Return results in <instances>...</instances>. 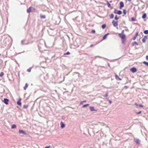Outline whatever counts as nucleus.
<instances>
[{
	"instance_id": "26",
	"label": "nucleus",
	"mask_w": 148,
	"mask_h": 148,
	"mask_svg": "<svg viewBox=\"0 0 148 148\" xmlns=\"http://www.w3.org/2000/svg\"><path fill=\"white\" fill-rule=\"evenodd\" d=\"M89 106V104H86V105H84L83 106V107L84 108H85L87 106Z\"/></svg>"
},
{
	"instance_id": "24",
	"label": "nucleus",
	"mask_w": 148,
	"mask_h": 148,
	"mask_svg": "<svg viewBox=\"0 0 148 148\" xmlns=\"http://www.w3.org/2000/svg\"><path fill=\"white\" fill-rule=\"evenodd\" d=\"M107 5L108 7H110L111 6V4L109 3L108 1H107Z\"/></svg>"
},
{
	"instance_id": "17",
	"label": "nucleus",
	"mask_w": 148,
	"mask_h": 148,
	"mask_svg": "<svg viewBox=\"0 0 148 148\" xmlns=\"http://www.w3.org/2000/svg\"><path fill=\"white\" fill-rule=\"evenodd\" d=\"M28 86V84L27 83H26L25 86L24 87V89L26 90Z\"/></svg>"
},
{
	"instance_id": "32",
	"label": "nucleus",
	"mask_w": 148,
	"mask_h": 148,
	"mask_svg": "<svg viewBox=\"0 0 148 148\" xmlns=\"http://www.w3.org/2000/svg\"><path fill=\"white\" fill-rule=\"evenodd\" d=\"M108 93L107 92L103 96L105 97H107L108 96Z\"/></svg>"
},
{
	"instance_id": "6",
	"label": "nucleus",
	"mask_w": 148,
	"mask_h": 148,
	"mask_svg": "<svg viewBox=\"0 0 148 148\" xmlns=\"http://www.w3.org/2000/svg\"><path fill=\"white\" fill-rule=\"evenodd\" d=\"M130 71H132L133 73H134L136 71V69L134 67L130 69Z\"/></svg>"
},
{
	"instance_id": "25",
	"label": "nucleus",
	"mask_w": 148,
	"mask_h": 148,
	"mask_svg": "<svg viewBox=\"0 0 148 148\" xmlns=\"http://www.w3.org/2000/svg\"><path fill=\"white\" fill-rule=\"evenodd\" d=\"M133 45H138V43L136 42H134L133 43Z\"/></svg>"
},
{
	"instance_id": "9",
	"label": "nucleus",
	"mask_w": 148,
	"mask_h": 148,
	"mask_svg": "<svg viewBox=\"0 0 148 148\" xmlns=\"http://www.w3.org/2000/svg\"><path fill=\"white\" fill-rule=\"evenodd\" d=\"M21 99L20 98L17 102V104L19 106H21Z\"/></svg>"
},
{
	"instance_id": "19",
	"label": "nucleus",
	"mask_w": 148,
	"mask_h": 148,
	"mask_svg": "<svg viewBox=\"0 0 148 148\" xmlns=\"http://www.w3.org/2000/svg\"><path fill=\"white\" fill-rule=\"evenodd\" d=\"M16 127V125L15 124H13L12 125L11 128L12 129H14Z\"/></svg>"
},
{
	"instance_id": "1",
	"label": "nucleus",
	"mask_w": 148,
	"mask_h": 148,
	"mask_svg": "<svg viewBox=\"0 0 148 148\" xmlns=\"http://www.w3.org/2000/svg\"><path fill=\"white\" fill-rule=\"evenodd\" d=\"M114 12L115 14H117L119 15H121L122 13V12L121 11V10L117 11L116 10H115Z\"/></svg>"
},
{
	"instance_id": "21",
	"label": "nucleus",
	"mask_w": 148,
	"mask_h": 148,
	"mask_svg": "<svg viewBox=\"0 0 148 148\" xmlns=\"http://www.w3.org/2000/svg\"><path fill=\"white\" fill-rule=\"evenodd\" d=\"M143 63L146 65L148 66V62L146 61H144L143 62Z\"/></svg>"
},
{
	"instance_id": "16",
	"label": "nucleus",
	"mask_w": 148,
	"mask_h": 148,
	"mask_svg": "<svg viewBox=\"0 0 148 148\" xmlns=\"http://www.w3.org/2000/svg\"><path fill=\"white\" fill-rule=\"evenodd\" d=\"M146 17V13H144L142 16V18L143 19L145 18Z\"/></svg>"
},
{
	"instance_id": "40",
	"label": "nucleus",
	"mask_w": 148,
	"mask_h": 148,
	"mask_svg": "<svg viewBox=\"0 0 148 148\" xmlns=\"http://www.w3.org/2000/svg\"><path fill=\"white\" fill-rule=\"evenodd\" d=\"M124 32V30H122V32H121V33H122L121 34H123V33Z\"/></svg>"
},
{
	"instance_id": "8",
	"label": "nucleus",
	"mask_w": 148,
	"mask_h": 148,
	"mask_svg": "<svg viewBox=\"0 0 148 148\" xmlns=\"http://www.w3.org/2000/svg\"><path fill=\"white\" fill-rule=\"evenodd\" d=\"M147 36H145L142 39V41L144 43L145 42L146 40L147 39Z\"/></svg>"
},
{
	"instance_id": "30",
	"label": "nucleus",
	"mask_w": 148,
	"mask_h": 148,
	"mask_svg": "<svg viewBox=\"0 0 148 148\" xmlns=\"http://www.w3.org/2000/svg\"><path fill=\"white\" fill-rule=\"evenodd\" d=\"M114 18L116 20L119 19V18L117 17V15H116L115 17Z\"/></svg>"
},
{
	"instance_id": "49",
	"label": "nucleus",
	"mask_w": 148,
	"mask_h": 148,
	"mask_svg": "<svg viewBox=\"0 0 148 148\" xmlns=\"http://www.w3.org/2000/svg\"><path fill=\"white\" fill-rule=\"evenodd\" d=\"M135 39H136V38H134V40H135Z\"/></svg>"
},
{
	"instance_id": "44",
	"label": "nucleus",
	"mask_w": 148,
	"mask_h": 148,
	"mask_svg": "<svg viewBox=\"0 0 148 148\" xmlns=\"http://www.w3.org/2000/svg\"><path fill=\"white\" fill-rule=\"evenodd\" d=\"M86 102V101H82V102Z\"/></svg>"
},
{
	"instance_id": "29",
	"label": "nucleus",
	"mask_w": 148,
	"mask_h": 148,
	"mask_svg": "<svg viewBox=\"0 0 148 148\" xmlns=\"http://www.w3.org/2000/svg\"><path fill=\"white\" fill-rule=\"evenodd\" d=\"M131 20L132 21H135V19L134 17H132L131 18Z\"/></svg>"
},
{
	"instance_id": "22",
	"label": "nucleus",
	"mask_w": 148,
	"mask_h": 148,
	"mask_svg": "<svg viewBox=\"0 0 148 148\" xmlns=\"http://www.w3.org/2000/svg\"><path fill=\"white\" fill-rule=\"evenodd\" d=\"M32 69V67H30L29 69H27V71L29 72H30L31 71V70Z\"/></svg>"
},
{
	"instance_id": "45",
	"label": "nucleus",
	"mask_w": 148,
	"mask_h": 148,
	"mask_svg": "<svg viewBox=\"0 0 148 148\" xmlns=\"http://www.w3.org/2000/svg\"><path fill=\"white\" fill-rule=\"evenodd\" d=\"M136 36H137V35H138V33H136Z\"/></svg>"
},
{
	"instance_id": "34",
	"label": "nucleus",
	"mask_w": 148,
	"mask_h": 148,
	"mask_svg": "<svg viewBox=\"0 0 148 148\" xmlns=\"http://www.w3.org/2000/svg\"><path fill=\"white\" fill-rule=\"evenodd\" d=\"M3 75V72H1L0 74V77H2V76Z\"/></svg>"
},
{
	"instance_id": "39",
	"label": "nucleus",
	"mask_w": 148,
	"mask_h": 148,
	"mask_svg": "<svg viewBox=\"0 0 148 148\" xmlns=\"http://www.w3.org/2000/svg\"><path fill=\"white\" fill-rule=\"evenodd\" d=\"M108 101L110 104H111L112 103V101H111L109 100Z\"/></svg>"
},
{
	"instance_id": "5",
	"label": "nucleus",
	"mask_w": 148,
	"mask_h": 148,
	"mask_svg": "<svg viewBox=\"0 0 148 148\" xmlns=\"http://www.w3.org/2000/svg\"><path fill=\"white\" fill-rule=\"evenodd\" d=\"M3 101L6 104H8V103L9 100L7 99L4 98V99Z\"/></svg>"
},
{
	"instance_id": "13",
	"label": "nucleus",
	"mask_w": 148,
	"mask_h": 148,
	"mask_svg": "<svg viewBox=\"0 0 148 148\" xmlns=\"http://www.w3.org/2000/svg\"><path fill=\"white\" fill-rule=\"evenodd\" d=\"M60 124L61 125V127L62 128H63L65 127V125L62 122H61Z\"/></svg>"
},
{
	"instance_id": "38",
	"label": "nucleus",
	"mask_w": 148,
	"mask_h": 148,
	"mask_svg": "<svg viewBox=\"0 0 148 148\" xmlns=\"http://www.w3.org/2000/svg\"><path fill=\"white\" fill-rule=\"evenodd\" d=\"M141 111H140L139 112H137L136 113V114H139L140 113H141Z\"/></svg>"
},
{
	"instance_id": "4",
	"label": "nucleus",
	"mask_w": 148,
	"mask_h": 148,
	"mask_svg": "<svg viewBox=\"0 0 148 148\" xmlns=\"http://www.w3.org/2000/svg\"><path fill=\"white\" fill-rule=\"evenodd\" d=\"M134 141L137 144H139L140 142V140L137 138H134Z\"/></svg>"
},
{
	"instance_id": "2",
	"label": "nucleus",
	"mask_w": 148,
	"mask_h": 148,
	"mask_svg": "<svg viewBox=\"0 0 148 148\" xmlns=\"http://www.w3.org/2000/svg\"><path fill=\"white\" fill-rule=\"evenodd\" d=\"M112 23L113 26L115 27H117L116 28L118 29L117 26L118 24L117 22H115L113 20Z\"/></svg>"
},
{
	"instance_id": "27",
	"label": "nucleus",
	"mask_w": 148,
	"mask_h": 148,
	"mask_svg": "<svg viewBox=\"0 0 148 148\" xmlns=\"http://www.w3.org/2000/svg\"><path fill=\"white\" fill-rule=\"evenodd\" d=\"M41 18H45V16L42 15L40 16Z\"/></svg>"
},
{
	"instance_id": "3",
	"label": "nucleus",
	"mask_w": 148,
	"mask_h": 148,
	"mask_svg": "<svg viewBox=\"0 0 148 148\" xmlns=\"http://www.w3.org/2000/svg\"><path fill=\"white\" fill-rule=\"evenodd\" d=\"M119 37L122 39H124L125 38V35L124 34H119Z\"/></svg>"
},
{
	"instance_id": "41",
	"label": "nucleus",
	"mask_w": 148,
	"mask_h": 148,
	"mask_svg": "<svg viewBox=\"0 0 148 148\" xmlns=\"http://www.w3.org/2000/svg\"><path fill=\"white\" fill-rule=\"evenodd\" d=\"M50 147V146H47V147H45V148H49Z\"/></svg>"
},
{
	"instance_id": "36",
	"label": "nucleus",
	"mask_w": 148,
	"mask_h": 148,
	"mask_svg": "<svg viewBox=\"0 0 148 148\" xmlns=\"http://www.w3.org/2000/svg\"><path fill=\"white\" fill-rule=\"evenodd\" d=\"M138 106L140 107H143V106L141 104H139L138 105Z\"/></svg>"
},
{
	"instance_id": "20",
	"label": "nucleus",
	"mask_w": 148,
	"mask_h": 148,
	"mask_svg": "<svg viewBox=\"0 0 148 148\" xmlns=\"http://www.w3.org/2000/svg\"><path fill=\"white\" fill-rule=\"evenodd\" d=\"M106 26V25L105 24L102 25L101 27L103 29H104Z\"/></svg>"
},
{
	"instance_id": "18",
	"label": "nucleus",
	"mask_w": 148,
	"mask_h": 148,
	"mask_svg": "<svg viewBox=\"0 0 148 148\" xmlns=\"http://www.w3.org/2000/svg\"><path fill=\"white\" fill-rule=\"evenodd\" d=\"M114 16V15L113 14H111L110 16V18L111 19L113 18Z\"/></svg>"
},
{
	"instance_id": "33",
	"label": "nucleus",
	"mask_w": 148,
	"mask_h": 148,
	"mask_svg": "<svg viewBox=\"0 0 148 148\" xmlns=\"http://www.w3.org/2000/svg\"><path fill=\"white\" fill-rule=\"evenodd\" d=\"M123 13L124 14H125L126 13V10H123Z\"/></svg>"
},
{
	"instance_id": "10",
	"label": "nucleus",
	"mask_w": 148,
	"mask_h": 148,
	"mask_svg": "<svg viewBox=\"0 0 148 148\" xmlns=\"http://www.w3.org/2000/svg\"><path fill=\"white\" fill-rule=\"evenodd\" d=\"M32 8H33L31 7H30L27 10V12L28 13H30L31 12H32V11L31 10V9Z\"/></svg>"
},
{
	"instance_id": "35",
	"label": "nucleus",
	"mask_w": 148,
	"mask_h": 148,
	"mask_svg": "<svg viewBox=\"0 0 148 148\" xmlns=\"http://www.w3.org/2000/svg\"><path fill=\"white\" fill-rule=\"evenodd\" d=\"M95 30H92V31L91 32H92V33H95Z\"/></svg>"
},
{
	"instance_id": "47",
	"label": "nucleus",
	"mask_w": 148,
	"mask_h": 148,
	"mask_svg": "<svg viewBox=\"0 0 148 148\" xmlns=\"http://www.w3.org/2000/svg\"><path fill=\"white\" fill-rule=\"evenodd\" d=\"M125 87L126 88H127V86H125Z\"/></svg>"
},
{
	"instance_id": "12",
	"label": "nucleus",
	"mask_w": 148,
	"mask_h": 148,
	"mask_svg": "<svg viewBox=\"0 0 148 148\" xmlns=\"http://www.w3.org/2000/svg\"><path fill=\"white\" fill-rule=\"evenodd\" d=\"M115 78L117 80H121V79L117 75H115Z\"/></svg>"
},
{
	"instance_id": "48",
	"label": "nucleus",
	"mask_w": 148,
	"mask_h": 148,
	"mask_svg": "<svg viewBox=\"0 0 148 148\" xmlns=\"http://www.w3.org/2000/svg\"><path fill=\"white\" fill-rule=\"evenodd\" d=\"M110 3H111V2H112V1H110Z\"/></svg>"
},
{
	"instance_id": "7",
	"label": "nucleus",
	"mask_w": 148,
	"mask_h": 148,
	"mask_svg": "<svg viewBox=\"0 0 148 148\" xmlns=\"http://www.w3.org/2000/svg\"><path fill=\"white\" fill-rule=\"evenodd\" d=\"M120 9H121V8L124 7V4L123 2L121 1L120 3Z\"/></svg>"
},
{
	"instance_id": "28",
	"label": "nucleus",
	"mask_w": 148,
	"mask_h": 148,
	"mask_svg": "<svg viewBox=\"0 0 148 148\" xmlns=\"http://www.w3.org/2000/svg\"><path fill=\"white\" fill-rule=\"evenodd\" d=\"M28 107V106L27 105H24L23 106V108H27Z\"/></svg>"
},
{
	"instance_id": "42",
	"label": "nucleus",
	"mask_w": 148,
	"mask_h": 148,
	"mask_svg": "<svg viewBox=\"0 0 148 148\" xmlns=\"http://www.w3.org/2000/svg\"><path fill=\"white\" fill-rule=\"evenodd\" d=\"M135 105H136V106H138V104H137V103H135Z\"/></svg>"
},
{
	"instance_id": "31",
	"label": "nucleus",
	"mask_w": 148,
	"mask_h": 148,
	"mask_svg": "<svg viewBox=\"0 0 148 148\" xmlns=\"http://www.w3.org/2000/svg\"><path fill=\"white\" fill-rule=\"evenodd\" d=\"M70 54V53L69 51H67L66 53H64V55H69Z\"/></svg>"
},
{
	"instance_id": "23",
	"label": "nucleus",
	"mask_w": 148,
	"mask_h": 148,
	"mask_svg": "<svg viewBox=\"0 0 148 148\" xmlns=\"http://www.w3.org/2000/svg\"><path fill=\"white\" fill-rule=\"evenodd\" d=\"M144 33L145 34H148V30H145L144 32Z\"/></svg>"
},
{
	"instance_id": "11",
	"label": "nucleus",
	"mask_w": 148,
	"mask_h": 148,
	"mask_svg": "<svg viewBox=\"0 0 148 148\" xmlns=\"http://www.w3.org/2000/svg\"><path fill=\"white\" fill-rule=\"evenodd\" d=\"M19 132L20 134H26L25 132L22 130H19Z\"/></svg>"
},
{
	"instance_id": "43",
	"label": "nucleus",
	"mask_w": 148,
	"mask_h": 148,
	"mask_svg": "<svg viewBox=\"0 0 148 148\" xmlns=\"http://www.w3.org/2000/svg\"><path fill=\"white\" fill-rule=\"evenodd\" d=\"M93 45H91L90 46V47H93Z\"/></svg>"
},
{
	"instance_id": "15",
	"label": "nucleus",
	"mask_w": 148,
	"mask_h": 148,
	"mask_svg": "<svg viewBox=\"0 0 148 148\" xmlns=\"http://www.w3.org/2000/svg\"><path fill=\"white\" fill-rule=\"evenodd\" d=\"M90 109L91 111H96L94 108L93 107H90Z\"/></svg>"
},
{
	"instance_id": "14",
	"label": "nucleus",
	"mask_w": 148,
	"mask_h": 148,
	"mask_svg": "<svg viewBox=\"0 0 148 148\" xmlns=\"http://www.w3.org/2000/svg\"><path fill=\"white\" fill-rule=\"evenodd\" d=\"M109 34V33H107V34H106L105 35L103 36V40H105V39L106 38V37H107V36L108 34Z\"/></svg>"
},
{
	"instance_id": "37",
	"label": "nucleus",
	"mask_w": 148,
	"mask_h": 148,
	"mask_svg": "<svg viewBox=\"0 0 148 148\" xmlns=\"http://www.w3.org/2000/svg\"><path fill=\"white\" fill-rule=\"evenodd\" d=\"M146 59L147 60H148V56H147L146 57Z\"/></svg>"
},
{
	"instance_id": "46",
	"label": "nucleus",
	"mask_w": 148,
	"mask_h": 148,
	"mask_svg": "<svg viewBox=\"0 0 148 148\" xmlns=\"http://www.w3.org/2000/svg\"><path fill=\"white\" fill-rule=\"evenodd\" d=\"M129 1H131L132 0H128Z\"/></svg>"
}]
</instances>
